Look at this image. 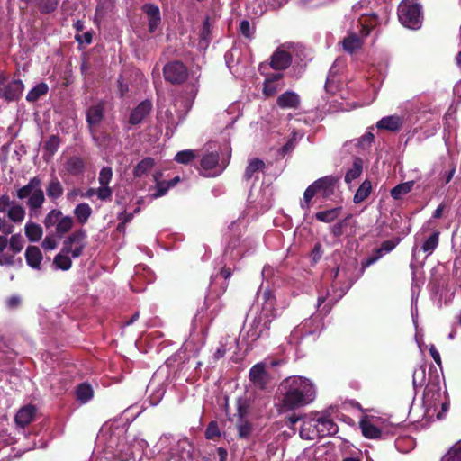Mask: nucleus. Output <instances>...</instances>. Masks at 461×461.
Listing matches in <instances>:
<instances>
[{"label":"nucleus","instance_id":"f257e3e1","mask_svg":"<svg viewBox=\"0 0 461 461\" xmlns=\"http://www.w3.org/2000/svg\"><path fill=\"white\" fill-rule=\"evenodd\" d=\"M280 410L294 411L314 401V384L303 376H288L277 387Z\"/></svg>","mask_w":461,"mask_h":461},{"label":"nucleus","instance_id":"f03ea898","mask_svg":"<svg viewBox=\"0 0 461 461\" xmlns=\"http://www.w3.org/2000/svg\"><path fill=\"white\" fill-rule=\"evenodd\" d=\"M397 14L405 27L418 30L422 25V5L418 0H402L398 5Z\"/></svg>","mask_w":461,"mask_h":461},{"label":"nucleus","instance_id":"7ed1b4c3","mask_svg":"<svg viewBox=\"0 0 461 461\" xmlns=\"http://www.w3.org/2000/svg\"><path fill=\"white\" fill-rule=\"evenodd\" d=\"M163 76L165 80L173 86H181L187 80L189 71L183 61L172 60L163 67Z\"/></svg>","mask_w":461,"mask_h":461},{"label":"nucleus","instance_id":"20e7f679","mask_svg":"<svg viewBox=\"0 0 461 461\" xmlns=\"http://www.w3.org/2000/svg\"><path fill=\"white\" fill-rule=\"evenodd\" d=\"M87 233L85 229L80 228L67 237L63 242V253H70L73 258H78L83 255V250L86 246V240Z\"/></svg>","mask_w":461,"mask_h":461},{"label":"nucleus","instance_id":"39448f33","mask_svg":"<svg viewBox=\"0 0 461 461\" xmlns=\"http://www.w3.org/2000/svg\"><path fill=\"white\" fill-rule=\"evenodd\" d=\"M24 85L22 79H14L0 86V98L7 103L19 101L23 96Z\"/></svg>","mask_w":461,"mask_h":461},{"label":"nucleus","instance_id":"423d86ee","mask_svg":"<svg viewBox=\"0 0 461 461\" xmlns=\"http://www.w3.org/2000/svg\"><path fill=\"white\" fill-rule=\"evenodd\" d=\"M249 378L255 387L260 390H265L270 379L269 374L266 369L265 363H256L249 369Z\"/></svg>","mask_w":461,"mask_h":461},{"label":"nucleus","instance_id":"0eeeda50","mask_svg":"<svg viewBox=\"0 0 461 461\" xmlns=\"http://www.w3.org/2000/svg\"><path fill=\"white\" fill-rule=\"evenodd\" d=\"M104 102L100 101L87 108L86 112V120L90 131H94V128L97 127L104 118Z\"/></svg>","mask_w":461,"mask_h":461},{"label":"nucleus","instance_id":"6e6552de","mask_svg":"<svg viewBox=\"0 0 461 461\" xmlns=\"http://www.w3.org/2000/svg\"><path fill=\"white\" fill-rule=\"evenodd\" d=\"M152 107L153 105L150 100H144L140 102L132 109L128 122L131 125H138L142 122L144 118L149 115Z\"/></svg>","mask_w":461,"mask_h":461},{"label":"nucleus","instance_id":"1a4fd4ad","mask_svg":"<svg viewBox=\"0 0 461 461\" xmlns=\"http://www.w3.org/2000/svg\"><path fill=\"white\" fill-rule=\"evenodd\" d=\"M142 10L149 18V32H155L162 20L158 5L152 3H146L142 5Z\"/></svg>","mask_w":461,"mask_h":461},{"label":"nucleus","instance_id":"9d476101","mask_svg":"<svg viewBox=\"0 0 461 461\" xmlns=\"http://www.w3.org/2000/svg\"><path fill=\"white\" fill-rule=\"evenodd\" d=\"M403 119L400 115L384 116L375 123L378 130H385L393 132L400 131L403 125Z\"/></svg>","mask_w":461,"mask_h":461},{"label":"nucleus","instance_id":"9b49d317","mask_svg":"<svg viewBox=\"0 0 461 461\" xmlns=\"http://www.w3.org/2000/svg\"><path fill=\"white\" fill-rule=\"evenodd\" d=\"M37 409L33 404H27L22 407L14 416V422L24 429L28 426L35 418Z\"/></svg>","mask_w":461,"mask_h":461},{"label":"nucleus","instance_id":"f8f14e48","mask_svg":"<svg viewBox=\"0 0 461 461\" xmlns=\"http://www.w3.org/2000/svg\"><path fill=\"white\" fill-rule=\"evenodd\" d=\"M291 62L292 56L290 52L277 49L272 53L270 66L272 68L277 69V71H282V69L290 67Z\"/></svg>","mask_w":461,"mask_h":461},{"label":"nucleus","instance_id":"ddd939ff","mask_svg":"<svg viewBox=\"0 0 461 461\" xmlns=\"http://www.w3.org/2000/svg\"><path fill=\"white\" fill-rule=\"evenodd\" d=\"M359 427L362 430L363 437L371 439L383 438V430L372 423L368 416H364L360 420Z\"/></svg>","mask_w":461,"mask_h":461},{"label":"nucleus","instance_id":"4468645a","mask_svg":"<svg viewBox=\"0 0 461 461\" xmlns=\"http://www.w3.org/2000/svg\"><path fill=\"white\" fill-rule=\"evenodd\" d=\"M277 105L282 109H297L300 106V96L292 92V90H286L285 93L277 96Z\"/></svg>","mask_w":461,"mask_h":461},{"label":"nucleus","instance_id":"2eb2a0df","mask_svg":"<svg viewBox=\"0 0 461 461\" xmlns=\"http://www.w3.org/2000/svg\"><path fill=\"white\" fill-rule=\"evenodd\" d=\"M318 429L320 438L327 436H334L339 431V426L333 422L332 419L327 417L317 418Z\"/></svg>","mask_w":461,"mask_h":461},{"label":"nucleus","instance_id":"dca6fc26","mask_svg":"<svg viewBox=\"0 0 461 461\" xmlns=\"http://www.w3.org/2000/svg\"><path fill=\"white\" fill-rule=\"evenodd\" d=\"M43 256L40 248L36 246H28L25 250V259L27 265L33 269H41V264Z\"/></svg>","mask_w":461,"mask_h":461},{"label":"nucleus","instance_id":"f3484780","mask_svg":"<svg viewBox=\"0 0 461 461\" xmlns=\"http://www.w3.org/2000/svg\"><path fill=\"white\" fill-rule=\"evenodd\" d=\"M45 190L48 197L53 201L59 199L64 194V186L56 176H51Z\"/></svg>","mask_w":461,"mask_h":461},{"label":"nucleus","instance_id":"a211bd4d","mask_svg":"<svg viewBox=\"0 0 461 461\" xmlns=\"http://www.w3.org/2000/svg\"><path fill=\"white\" fill-rule=\"evenodd\" d=\"M317 429H319L317 419H310L307 421L303 422L300 430V437L305 439H314L315 437H319Z\"/></svg>","mask_w":461,"mask_h":461},{"label":"nucleus","instance_id":"6ab92c4d","mask_svg":"<svg viewBox=\"0 0 461 461\" xmlns=\"http://www.w3.org/2000/svg\"><path fill=\"white\" fill-rule=\"evenodd\" d=\"M155 166V159L150 157H147L139 161L132 170L133 176L135 178H140L143 175L149 173Z\"/></svg>","mask_w":461,"mask_h":461},{"label":"nucleus","instance_id":"aec40b11","mask_svg":"<svg viewBox=\"0 0 461 461\" xmlns=\"http://www.w3.org/2000/svg\"><path fill=\"white\" fill-rule=\"evenodd\" d=\"M439 236L440 232L438 231V230H435L431 235L423 240L421 244V250L423 253L427 254V256H430L434 253L439 244Z\"/></svg>","mask_w":461,"mask_h":461},{"label":"nucleus","instance_id":"412c9836","mask_svg":"<svg viewBox=\"0 0 461 461\" xmlns=\"http://www.w3.org/2000/svg\"><path fill=\"white\" fill-rule=\"evenodd\" d=\"M65 169L74 176H77V175H79L83 173L84 167H85V162L84 159L80 157H70L67 159L65 165Z\"/></svg>","mask_w":461,"mask_h":461},{"label":"nucleus","instance_id":"4be33fe9","mask_svg":"<svg viewBox=\"0 0 461 461\" xmlns=\"http://www.w3.org/2000/svg\"><path fill=\"white\" fill-rule=\"evenodd\" d=\"M363 159L361 158H355L353 164L346 173L344 176L345 183L350 184L354 179L360 176L363 172Z\"/></svg>","mask_w":461,"mask_h":461},{"label":"nucleus","instance_id":"5701e85b","mask_svg":"<svg viewBox=\"0 0 461 461\" xmlns=\"http://www.w3.org/2000/svg\"><path fill=\"white\" fill-rule=\"evenodd\" d=\"M24 232L27 237V240L31 242H36L41 240L43 235V230L39 223L36 222H27L25 224Z\"/></svg>","mask_w":461,"mask_h":461},{"label":"nucleus","instance_id":"b1692460","mask_svg":"<svg viewBox=\"0 0 461 461\" xmlns=\"http://www.w3.org/2000/svg\"><path fill=\"white\" fill-rule=\"evenodd\" d=\"M163 172L156 171L153 175V179L156 184V192L152 194V197L157 199L162 197L167 194L168 185L167 180H163Z\"/></svg>","mask_w":461,"mask_h":461},{"label":"nucleus","instance_id":"393cba45","mask_svg":"<svg viewBox=\"0 0 461 461\" xmlns=\"http://www.w3.org/2000/svg\"><path fill=\"white\" fill-rule=\"evenodd\" d=\"M25 215L26 211L23 206L16 203L15 201L7 211L8 220L14 223L23 222L25 219Z\"/></svg>","mask_w":461,"mask_h":461},{"label":"nucleus","instance_id":"a878e982","mask_svg":"<svg viewBox=\"0 0 461 461\" xmlns=\"http://www.w3.org/2000/svg\"><path fill=\"white\" fill-rule=\"evenodd\" d=\"M49 91V86L46 82H40L37 86L28 91L26 95V101L34 103L40 100L41 96L46 95Z\"/></svg>","mask_w":461,"mask_h":461},{"label":"nucleus","instance_id":"bb28decb","mask_svg":"<svg viewBox=\"0 0 461 461\" xmlns=\"http://www.w3.org/2000/svg\"><path fill=\"white\" fill-rule=\"evenodd\" d=\"M282 73L273 74L271 77L265 79L263 94L265 96H273L276 94L278 90V86L276 85V81L283 78Z\"/></svg>","mask_w":461,"mask_h":461},{"label":"nucleus","instance_id":"cd10ccee","mask_svg":"<svg viewBox=\"0 0 461 461\" xmlns=\"http://www.w3.org/2000/svg\"><path fill=\"white\" fill-rule=\"evenodd\" d=\"M314 184L319 192L323 191V197L333 194V186L335 185V179L332 176L321 177L314 181Z\"/></svg>","mask_w":461,"mask_h":461},{"label":"nucleus","instance_id":"c85d7f7f","mask_svg":"<svg viewBox=\"0 0 461 461\" xmlns=\"http://www.w3.org/2000/svg\"><path fill=\"white\" fill-rule=\"evenodd\" d=\"M343 50L353 53L362 46V41L357 33H351L342 41Z\"/></svg>","mask_w":461,"mask_h":461},{"label":"nucleus","instance_id":"c756f323","mask_svg":"<svg viewBox=\"0 0 461 461\" xmlns=\"http://www.w3.org/2000/svg\"><path fill=\"white\" fill-rule=\"evenodd\" d=\"M74 220L69 215H63L61 212V216L58 221V227H56L55 231L59 237H62L65 234L68 233L71 228L73 227Z\"/></svg>","mask_w":461,"mask_h":461},{"label":"nucleus","instance_id":"7c9ffc66","mask_svg":"<svg viewBox=\"0 0 461 461\" xmlns=\"http://www.w3.org/2000/svg\"><path fill=\"white\" fill-rule=\"evenodd\" d=\"M372 191V185L370 180L366 179L364 182L357 187L356 194H354L353 201L356 204H359V203L364 202L366 198H368L370 193Z\"/></svg>","mask_w":461,"mask_h":461},{"label":"nucleus","instance_id":"2f4dec72","mask_svg":"<svg viewBox=\"0 0 461 461\" xmlns=\"http://www.w3.org/2000/svg\"><path fill=\"white\" fill-rule=\"evenodd\" d=\"M413 180H410L409 182L402 183L393 186V188L391 190L392 198L394 200H400L403 197V195L413 190Z\"/></svg>","mask_w":461,"mask_h":461},{"label":"nucleus","instance_id":"473e14b6","mask_svg":"<svg viewBox=\"0 0 461 461\" xmlns=\"http://www.w3.org/2000/svg\"><path fill=\"white\" fill-rule=\"evenodd\" d=\"M341 207H334L315 213V219L322 222H332L339 218Z\"/></svg>","mask_w":461,"mask_h":461},{"label":"nucleus","instance_id":"72a5a7b5","mask_svg":"<svg viewBox=\"0 0 461 461\" xmlns=\"http://www.w3.org/2000/svg\"><path fill=\"white\" fill-rule=\"evenodd\" d=\"M76 396L79 402L85 403L94 396V390L87 383H81L76 388Z\"/></svg>","mask_w":461,"mask_h":461},{"label":"nucleus","instance_id":"f704fd0d","mask_svg":"<svg viewBox=\"0 0 461 461\" xmlns=\"http://www.w3.org/2000/svg\"><path fill=\"white\" fill-rule=\"evenodd\" d=\"M44 192L41 189L33 191L27 200V206L31 210L40 209L45 202Z\"/></svg>","mask_w":461,"mask_h":461},{"label":"nucleus","instance_id":"c9c22d12","mask_svg":"<svg viewBox=\"0 0 461 461\" xmlns=\"http://www.w3.org/2000/svg\"><path fill=\"white\" fill-rule=\"evenodd\" d=\"M236 429L238 431V438L247 439L253 432V424L248 419L237 420Z\"/></svg>","mask_w":461,"mask_h":461},{"label":"nucleus","instance_id":"e433bc0d","mask_svg":"<svg viewBox=\"0 0 461 461\" xmlns=\"http://www.w3.org/2000/svg\"><path fill=\"white\" fill-rule=\"evenodd\" d=\"M93 211L88 203H80L74 209L76 219L78 222L84 224L88 221Z\"/></svg>","mask_w":461,"mask_h":461},{"label":"nucleus","instance_id":"4c0bfd02","mask_svg":"<svg viewBox=\"0 0 461 461\" xmlns=\"http://www.w3.org/2000/svg\"><path fill=\"white\" fill-rule=\"evenodd\" d=\"M335 300L329 298V291H327L325 295H320L317 299L318 311L323 316H327L331 312Z\"/></svg>","mask_w":461,"mask_h":461},{"label":"nucleus","instance_id":"58836bf2","mask_svg":"<svg viewBox=\"0 0 461 461\" xmlns=\"http://www.w3.org/2000/svg\"><path fill=\"white\" fill-rule=\"evenodd\" d=\"M219 159L220 156L218 152L212 151L205 153L201 158L200 165L203 170H212L218 165Z\"/></svg>","mask_w":461,"mask_h":461},{"label":"nucleus","instance_id":"ea45409f","mask_svg":"<svg viewBox=\"0 0 461 461\" xmlns=\"http://www.w3.org/2000/svg\"><path fill=\"white\" fill-rule=\"evenodd\" d=\"M265 166H266V164L264 163V160L258 158H253L248 164L246 170L244 172V175H243V178L247 181L250 180L251 177L253 176V174L255 172L264 169Z\"/></svg>","mask_w":461,"mask_h":461},{"label":"nucleus","instance_id":"a19ab883","mask_svg":"<svg viewBox=\"0 0 461 461\" xmlns=\"http://www.w3.org/2000/svg\"><path fill=\"white\" fill-rule=\"evenodd\" d=\"M71 253H63V248L60 253L56 255L53 258V264L58 269L68 270L71 267L72 261L68 255Z\"/></svg>","mask_w":461,"mask_h":461},{"label":"nucleus","instance_id":"79ce46f5","mask_svg":"<svg viewBox=\"0 0 461 461\" xmlns=\"http://www.w3.org/2000/svg\"><path fill=\"white\" fill-rule=\"evenodd\" d=\"M317 193H319V191L317 190L314 182L312 185H308L303 193V198L300 203L301 208L304 210H309L311 201L316 195Z\"/></svg>","mask_w":461,"mask_h":461},{"label":"nucleus","instance_id":"37998d69","mask_svg":"<svg viewBox=\"0 0 461 461\" xmlns=\"http://www.w3.org/2000/svg\"><path fill=\"white\" fill-rule=\"evenodd\" d=\"M236 405L237 411L235 416L238 417V420L247 419L250 408V404L248 402V400H246V398L240 397L237 399Z\"/></svg>","mask_w":461,"mask_h":461},{"label":"nucleus","instance_id":"c03bdc74","mask_svg":"<svg viewBox=\"0 0 461 461\" xmlns=\"http://www.w3.org/2000/svg\"><path fill=\"white\" fill-rule=\"evenodd\" d=\"M400 241L401 237H394L393 240L383 241L380 247L376 248L377 253L380 254L381 257L390 253V251L393 250L394 248L397 247Z\"/></svg>","mask_w":461,"mask_h":461},{"label":"nucleus","instance_id":"a18cd8bd","mask_svg":"<svg viewBox=\"0 0 461 461\" xmlns=\"http://www.w3.org/2000/svg\"><path fill=\"white\" fill-rule=\"evenodd\" d=\"M61 216V211L59 209H51L50 212L45 215L44 225L46 229L52 227H58L59 219Z\"/></svg>","mask_w":461,"mask_h":461},{"label":"nucleus","instance_id":"49530a36","mask_svg":"<svg viewBox=\"0 0 461 461\" xmlns=\"http://www.w3.org/2000/svg\"><path fill=\"white\" fill-rule=\"evenodd\" d=\"M442 461H461V442L455 444L452 448L444 455Z\"/></svg>","mask_w":461,"mask_h":461},{"label":"nucleus","instance_id":"de8ad7c7","mask_svg":"<svg viewBox=\"0 0 461 461\" xmlns=\"http://www.w3.org/2000/svg\"><path fill=\"white\" fill-rule=\"evenodd\" d=\"M9 248L14 254L20 253L23 248L24 240L21 234H14L9 240Z\"/></svg>","mask_w":461,"mask_h":461},{"label":"nucleus","instance_id":"09e8293b","mask_svg":"<svg viewBox=\"0 0 461 461\" xmlns=\"http://www.w3.org/2000/svg\"><path fill=\"white\" fill-rule=\"evenodd\" d=\"M195 158V153L192 149H185L177 152L174 159L179 164H189Z\"/></svg>","mask_w":461,"mask_h":461},{"label":"nucleus","instance_id":"8fccbe9b","mask_svg":"<svg viewBox=\"0 0 461 461\" xmlns=\"http://www.w3.org/2000/svg\"><path fill=\"white\" fill-rule=\"evenodd\" d=\"M221 436L217 421H211L204 431V437L207 439H215Z\"/></svg>","mask_w":461,"mask_h":461},{"label":"nucleus","instance_id":"3c124183","mask_svg":"<svg viewBox=\"0 0 461 461\" xmlns=\"http://www.w3.org/2000/svg\"><path fill=\"white\" fill-rule=\"evenodd\" d=\"M59 0H40L39 11L41 14H49L58 8Z\"/></svg>","mask_w":461,"mask_h":461},{"label":"nucleus","instance_id":"603ef678","mask_svg":"<svg viewBox=\"0 0 461 461\" xmlns=\"http://www.w3.org/2000/svg\"><path fill=\"white\" fill-rule=\"evenodd\" d=\"M60 144V139L58 135H51L47 141H45L44 149L51 154L58 151Z\"/></svg>","mask_w":461,"mask_h":461},{"label":"nucleus","instance_id":"864d4df0","mask_svg":"<svg viewBox=\"0 0 461 461\" xmlns=\"http://www.w3.org/2000/svg\"><path fill=\"white\" fill-rule=\"evenodd\" d=\"M113 178V169L111 167H103L99 173V184L108 185Z\"/></svg>","mask_w":461,"mask_h":461},{"label":"nucleus","instance_id":"5fc2aeb1","mask_svg":"<svg viewBox=\"0 0 461 461\" xmlns=\"http://www.w3.org/2000/svg\"><path fill=\"white\" fill-rule=\"evenodd\" d=\"M95 194L98 197V199L102 201H110L113 198L112 187L108 185H101L96 189Z\"/></svg>","mask_w":461,"mask_h":461},{"label":"nucleus","instance_id":"6e6d98bb","mask_svg":"<svg viewBox=\"0 0 461 461\" xmlns=\"http://www.w3.org/2000/svg\"><path fill=\"white\" fill-rule=\"evenodd\" d=\"M14 201L11 200L9 194L5 193L0 196V213L6 212Z\"/></svg>","mask_w":461,"mask_h":461},{"label":"nucleus","instance_id":"4d7b16f0","mask_svg":"<svg viewBox=\"0 0 461 461\" xmlns=\"http://www.w3.org/2000/svg\"><path fill=\"white\" fill-rule=\"evenodd\" d=\"M382 257L380 256V254L377 253V249H374V253L372 256L368 257V258H366L362 262H361V265H362V271L364 272L365 269H366L367 267H369L370 265L372 264H375L376 261L379 260V258H381Z\"/></svg>","mask_w":461,"mask_h":461},{"label":"nucleus","instance_id":"13d9d810","mask_svg":"<svg viewBox=\"0 0 461 461\" xmlns=\"http://www.w3.org/2000/svg\"><path fill=\"white\" fill-rule=\"evenodd\" d=\"M382 257L380 256V254L377 253V249H374V253L372 256L368 257V258H366L362 262H361V265H362V271L364 272L365 269H366L367 267H369L370 265L372 264H375L376 261L379 260V258H381Z\"/></svg>","mask_w":461,"mask_h":461},{"label":"nucleus","instance_id":"bf43d9fd","mask_svg":"<svg viewBox=\"0 0 461 461\" xmlns=\"http://www.w3.org/2000/svg\"><path fill=\"white\" fill-rule=\"evenodd\" d=\"M41 247L45 250H52L58 247V242L56 241L53 235H47L44 237L43 241L41 242Z\"/></svg>","mask_w":461,"mask_h":461},{"label":"nucleus","instance_id":"052dcab7","mask_svg":"<svg viewBox=\"0 0 461 461\" xmlns=\"http://www.w3.org/2000/svg\"><path fill=\"white\" fill-rule=\"evenodd\" d=\"M375 141V135L371 131H366L358 140V144L365 147L370 146Z\"/></svg>","mask_w":461,"mask_h":461},{"label":"nucleus","instance_id":"680f3d73","mask_svg":"<svg viewBox=\"0 0 461 461\" xmlns=\"http://www.w3.org/2000/svg\"><path fill=\"white\" fill-rule=\"evenodd\" d=\"M240 32L246 38H251V27L248 20H241L240 24Z\"/></svg>","mask_w":461,"mask_h":461},{"label":"nucleus","instance_id":"e2e57ef3","mask_svg":"<svg viewBox=\"0 0 461 461\" xmlns=\"http://www.w3.org/2000/svg\"><path fill=\"white\" fill-rule=\"evenodd\" d=\"M32 193L29 183L26 185L22 186L20 189L16 191V196L19 199L29 198L31 194Z\"/></svg>","mask_w":461,"mask_h":461},{"label":"nucleus","instance_id":"0e129e2a","mask_svg":"<svg viewBox=\"0 0 461 461\" xmlns=\"http://www.w3.org/2000/svg\"><path fill=\"white\" fill-rule=\"evenodd\" d=\"M93 40V34L91 32H86L82 34H76V41L78 43L90 44Z\"/></svg>","mask_w":461,"mask_h":461},{"label":"nucleus","instance_id":"69168bd1","mask_svg":"<svg viewBox=\"0 0 461 461\" xmlns=\"http://www.w3.org/2000/svg\"><path fill=\"white\" fill-rule=\"evenodd\" d=\"M295 146H296V142H295L294 139H290L285 144L283 145V147L281 148L279 152L284 157V156H285V154L294 150L295 149Z\"/></svg>","mask_w":461,"mask_h":461},{"label":"nucleus","instance_id":"338daca9","mask_svg":"<svg viewBox=\"0 0 461 461\" xmlns=\"http://www.w3.org/2000/svg\"><path fill=\"white\" fill-rule=\"evenodd\" d=\"M429 352H430V356L432 357L434 361L437 363V365L438 366H442L441 356H440L438 350L437 349L436 346L430 345Z\"/></svg>","mask_w":461,"mask_h":461},{"label":"nucleus","instance_id":"774afa93","mask_svg":"<svg viewBox=\"0 0 461 461\" xmlns=\"http://www.w3.org/2000/svg\"><path fill=\"white\" fill-rule=\"evenodd\" d=\"M321 253H322L321 243H320V242L315 243L312 248V256L313 258V261L316 262V261L320 260L321 258Z\"/></svg>","mask_w":461,"mask_h":461}]
</instances>
